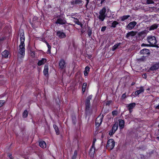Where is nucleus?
Instances as JSON below:
<instances>
[{
	"label": "nucleus",
	"instance_id": "cd10ccee",
	"mask_svg": "<svg viewBox=\"0 0 159 159\" xmlns=\"http://www.w3.org/2000/svg\"><path fill=\"white\" fill-rule=\"evenodd\" d=\"M120 43H118V44H116L112 48V50L114 51L118 47V46H120Z\"/></svg>",
	"mask_w": 159,
	"mask_h": 159
},
{
	"label": "nucleus",
	"instance_id": "423d86ee",
	"mask_svg": "<svg viewBox=\"0 0 159 159\" xmlns=\"http://www.w3.org/2000/svg\"><path fill=\"white\" fill-rule=\"evenodd\" d=\"M57 35L59 38L61 39L64 38L66 36V33L61 31H57Z\"/></svg>",
	"mask_w": 159,
	"mask_h": 159
},
{
	"label": "nucleus",
	"instance_id": "bf43d9fd",
	"mask_svg": "<svg viewBox=\"0 0 159 159\" xmlns=\"http://www.w3.org/2000/svg\"><path fill=\"white\" fill-rule=\"evenodd\" d=\"M154 7H151V8H154Z\"/></svg>",
	"mask_w": 159,
	"mask_h": 159
},
{
	"label": "nucleus",
	"instance_id": "603ef678",
	"mask_svg": "<svg viewBox=\"0 0 159 159\" xmlns=\"http://www.w3.org/2000/svg\"><path fill=\"white\" fill-rule=\"evenodd\" d=\"M96 139H93V143H94H94H95V141H96Z\"/></svg>",
	"mask_w": 159,
	"mask_h": 159
},
{
	"label": "nucleus",
	"instance_id": "c9c22d12",
	"mask_svg": "<svg viewBox=\"0 0 159 159\" xmlns=\"http://www.w3.org/2000/svg\"><path fill=\"white\" fill-rule=\"evenodd\" d=\"M82 1L81 0H75L74 2V3L75 4H79L81 3Z\"/></svg>",
	"mask_w": 159,
	"mask_h": 159
},
{
	"label": "nucleus",
	"instance_id": "dca6fc26",
	"mask_svg": "<svg viewBox=\"0 0 159 159\" xmlns=\"http://www.w3.org/2000/svg\"><path fill=\"white\" fill-rule=\"evenodd\" d=\"M47 61V60L45 58H43L41 60L39 61L38 63V65L39 66H41L44 64Z\"/></svg>",
	"mask_w": 159,
	"mask_h": 159
},
{
	"label": "nucleus",
	"instance_id": "3c124183",
	"mask_svg": "<svg viewBox=\"0 0 159 159\" xmlns=\"http://www.w3.org/2000/svg\"><path fill=\"white\" fill-rule=\"evenodd\" d=\"M105 0H101V3L102 4L103 2H104Z\"/></svg>",
	"mask_w": 159,
	"mask_h": 159
},
{
	"label": "nucleus",
	"instance_id": "412c9836",
	"mask_svg": "<svg viewBox=\"0 0 159 159\" xmlns=\"http://www.w3.org/2000/svg\"><path fill=\"white\" fill-rule=\"evenodd\" d=\"M106 15H104L99 13V15L98 16V18L102 21H103L105 19Z\"/></svg>",
	"mask_w": 159,
	"mask_h": 159
},
{
	"label": "nucleus",
	"instance_id": "2eb2a0df",
	"mask_svg": "<svg viewBox=\"0 0 159 159\" xmlns=\"http://www.w3.org/2000/svg\"><path fill=\"white\" fill-rule=\"evenodd\" d=\"M159 68V63L155 64L152 65L150 68L151 70H154Z\"/></svg>",
	"mask_w": 159,
	"mask_h": 159
},
{
	"label": "nucleus",
	"instance_id": "393cba45",
	"mask_svg": "<svg viewBox=\"0 0 159 159\" xmlns=\"http://www.w3.org/2000/svg\"><path fill=\"white\" fill-rule=\"evenodd\" d=\"M87 86V83H84L83 84L82 88V91L83 93H84L85 91L86 87Z\"/></svg>",
	"mask_w": 159,
	"mask_h": 159
},
{
	"label": "nucleus",
	"instance_id": "8fccbe9b",
	"mask_svg": "<svg viewBox=\"0 0 159 159\" xmlns=\"http://www.w3.org/2000/svg\"><path fill=\"white\" fill-rule=\"evenodd\" d=\"M86 1H87V2H86V5H88V3H89V0H86Z\"/></svg>",
	"mask_w": 159,
	"mask_h": 159
},
{
	"label": "nucleus",
	"instance_id": "09e8293b",
	"mask_svg": "<svg viewBox=\"0 0 159 159\" xmlns=\"http://www.w3.org/2000/svg\"><path fill=\"white\" fill-rule=\"evenodd\" d=\"M91 34H92V33L91 32H89L88 35H89V36H90L91 35Z\"/></svg>",
	"mask_w": 159,
	"mask_h": 159
},
{
	"label": "nucleus",
	"instance_id": "de8ad7c7",
	"mask_svg": "<svg viewBox=\"0 0 159 159\" xmlns=\"http://www.w3.org/2000/svg\"><path fill=\"white\" fill-rule=\"evenodd\" d=\"M78 25H80L81 28H82V26H83L82 24V23H81L80 22V23Z\"/></svg>",
	"mask_w": 159,
	"mask_h": 159
},
{
	"label": "nucleus",
	"instance_id": "37998d69",
	"mask_svg": "<svg viewBox=\"0 0 159 159\" xmlns=\"http://www.w3.org/2000/svg\"><path fill=\"white\" fill-rule=\"evenodd\" d=\"M76 155H77V152L76 151H75L74 152V154L73 155V157H75V159L76 158Z\"/></svg>",
	"mask_w": 159,
	"mask_h": 159
},
{
	"label": "nucleus",
	"instance_id": "f8f14e48",
	"mask_svg": "<svg viewBox=\"0 0 159 159\" xmlns=\"http://www.w3.org/2000/svg\"><path fill=\"white\" fill-rule=\"evenodd\" d=\"M66 21L64 19L62 18H58L57 19L56 23L61 25L65 24L66 23Z\"/></svg>",
	"mask_w": 159,
	"mask_h": 159
},
{
	"label": "nucleus",
	"instance_id": "aec40b11",
	"mask_svg": "<svg viewBox=\"0 0 159 159\" xmlns=\"http://www.w3.org/2000/svg\"><path fill=\"white\" fill-rule=\"evenodd\" d=\"M39 145L41 147L43 148H45L46 146V143L43 141L39 142Z\"/></svg>",
	"mask_w": 159,
	"mask_h": 159
},
{
	"label": "nucleus",
	"instance_id": "6ab92c4d",
	"mask_svg": "<svg viewBox=\"0 0 159 159\" xmlns=\"http://www.w3.org/2000/svg\"><path fill=\"white\" fill-rule=\"evenodd\" d=\"M9 54V52L8 51L5 50L2 52V55L3 57L7 58L8 57Z\"/></svg>",
	"mask_w": 159,
	"mask_h": 159
},
{
	"label": "nucleus",
	"instance_id": "c756f323",
	"mask_svg": "<svg viewBox=\"0 0 159 159\" xmlns=\"http://www.w3.org/2000/svg\"><path fill=\"white\" fill-rule=\"evenodd\" d=\"M118 24V23L116 21H114L112 23V25L111 26V27L115 28L116 27V25Z\"/></svg>",
	"mask_w": 159,
	"mask_h": 159
},
{
	"label": "nucleus",
	"instance_id": "5701e85b",
	"mask_svg": "<svg viewBox=\"0 0 159 159\" xmlns=\"http://www.w3.org/2000/svg\"><path fill=\"white\" fill-rule=\"evenodd\" d=\"M130 16L129 15L123 16L120 17L121 20L124 21L125 20L127 19L129 17H130Z\"/></svg>",
	"mask_w": 159,
	"mask_h": 159
},
{
	"label": "nucleus",
	"instance_id": "a18cd8bd",
	"mask_svg": "<svg viewBox=\"0 0 159 159\" xmlns=\"http://www.w3.org/2000/svg\"><path fill=\"white\" fill-rule=\"evenodd\" d=\"M155 108L157 109H159V104L157 106H155Z\"/></svg>",
	"mask_w": 159,
	"mask_h": 159
},
{
	"label": "nucleus",
	"instance_id": "473e14b6",
	"mask_svg": "<svg viewBox=\"0 0 159 159\" xmlns=\"http://www.w3.org/2000/svg\"><path fill=\"white\" fill-rule=\"evenodd\" d=\"M28 115V112L27 110H25L23 113V116L24 118L26 117Z\"/></svg>",
	"mask_w": 159,
	"mask_h": 159
},
{
	"label": "nucleus",
	"instance_id": "a878e982",
	"mask_svg": "<svg viewBox=\"0 0 159 159\" xmlns=\"http://www.w3.org/2000/svg\"><path fill=\"white\" fill-rule=\"evenodd\" d=\"M53 127L55 130L57 134V135L59 134V132L57 126L56 125H53Z\"/></svg>",
	"mask_w": 159,
	"mask_h": 159
},
{
	"label": "nucleus",
	"instance_id": "0eeeda50",
	"mask_svg": "<svg viewBox=\"0 0 159 159\" xmlns=\"http://www.w3.org/2000/svg\"><path fill=\"white\" fill-rule=\"evenodd\" d=\"M136 24L137 23L135 21H134L131 22L128 24L127 26V28L128 30H131L134 27Z\"/></svg>",
	"mask_w": 159,
	"mask_h": 159
},
{
	"label": "nucleus",
	"instance_id": "6e6552de",
	"mask_svg": "<svg viewBox=\"0 0 159 159\" xmlns=\"http://www.w3.org/2000/svg\"><path fill=\"white\" fill-rule=\"evenodd\" d=\"M95 151V148L94 146V142L93 143L90 149L89 155L91 157L93 156Z\"/></svg>",
	"mask_w": 159,
	"mask_h": 159
},
{
	"label": "nucleus",
	"instance_id": "79ce46f5",
	"mask_svg": "<svg viewBox=\"0 0 159 159\" xmlns=\"http://www.w3.org/2000/svg\"><path fill=\"white\" fill-rule=\"evenodd\" d=\"M142 77L144 78H146L147 77V74H143L142 75Z\"/></svg>",
	"mask_w": 159,
	"mask_h": 159
},
{
	"label": "nucleus",
	"instance_id": "f257e3e1",
	"mask_svg": "<svg viewBox=\"0 0 159 159\" xmlns=\"http://www.w3.org/2000/svg\"><path fill=\"white\" fill-rule=\"evenodd\" d=\"M20 43L19 46V49L18 54V59L23 58L25 55V37L23 30H21L20 31Z\"/></svg>",
	"mask_w": 159,
	"mask_h": 159
},
{
	"label": "nucleus",
	"instance_id": "b1692460",
	"mask_svg": "<svg viewBox=\"0 0 159 159\" xmlns=\"http://www.w3.org/2000/svg\"><path fill=\"white\" fill-rule=\"evenodd\" d=\"M45 43L47 45V46L48 48V52L49 54L51 53V46L46 41H45Z\"/></svg>",
	"mask_w": 159,
	"mask_h": 159
},
{
	"label": "nucleus",
	"instance_id": "49530a36",
	"mask_svg": "<svg viewBox=\"0 0 159 159\" xmlns=\"http://www.w3.org/2000/svg\"><path fill=\"white\" fill-rule=\"evenodd\" d=\"M8 157L11 159H12L13 158L12 157V155L11 154H9L8 155Z\"/></svg>",
	"mask_w": 159,
	"mask_h": 159
},
{
	"label": "nucleus",
	"instance_id": "c03bdc74",
	"mask_svg": "<svg viewBox=\"0 0 159 159\" xmlns=\"http://www.w3.org/2000/svg\"><path fill=\"white\" fill-rule=\"evenodd\" d=\"M72 120L73 123L75 124V121L76 120L75 117L74 118L73 117Z\"/></svg>",
	"mask_w": 159,
	"mask_h": 159
},
{
	"label": "nucleus",
	"instance_id": "39448f33",
	"mask_svg": "<svg viewBox=\"0 0 159 159\" xmlns=\"http://www.w3.org/2000/svg\"><path fill=\"white\" fill-rule=\"evenodd\" d=\"M103 117V116H98L95 121V125L96 126L98 127L102 123Z\"/></svg>",
	"mask_w": 159,
	"mask_h": 159
},
{
	"label": "nucleus",
	"instance_id": "f03ea898",
	"mask_svg": "<svg viewBox=\"0 0 159 159\" xmlns=\"http://www.w3.org/2000/svg\"><path fill=\"white\" fill-rule=\"evenodd\" d=\"M147 40L148 42L150 44L151 47H156L157 43V40L155 36H149L147 37Z\"/></svg>",
	"mask_w": 159,
	"mask_h": 159
},
{
	"label": "nucleus",
	"instance_id": "2f4dec72",
	"mask_svg": "<svg viewBox=\"0 0 159 159\" xmlns=\"http://www.w3.org/2000/svg\"><path fill=\"white\" fill-rule=\"evenodd\" d=\"M72 18H74V20L73 21L76 24H77L78 25L80 23V22L79 21V20L77 19L76 18H75L74 17H71Z\"/></svg>",
	"mask_w": 159,
	"mask_h": 159
},
{
	"label": "nucleus",
	"instance_id": "7c9ffc66",
	"mask_svg": "<svg viewBox=\"0 0 159 159\" xmlns=\"http://www.w3.org/2000/svg\"><path fill=\"white\" fill-rule=\"evenodd\" d=\"M117 129V124H115L113 125L112 129H111L115 132L116 131Z\"/></svg>",
	"mask_w": 159,
	"mask_h": 159
},
{
	"label": "nucleus",
	"instance_id": "e433bc0d",
	"mask_svg": "<svg viewBox=\"0 0 159 159\" xmlns=\"http://www.w3.org/2000/svg\"><path fill=\"white\" fill-rule=\"evenodd\" d=\"M115 133V132L114 131L111 129L109 131V134L110 135H113Z\"/></svg>",
	"mask_w": 159,
	"mask_h": 159
},
{
	"label": "nucleus",
	"instance_id": "f704fd0d",
	"mask_svg": "<svg viewBox=\"0 0 159 159\" xmlns=\"http://www.w3.org/2000/svg\"><path fill=\"white\" fill-rule=\"evenodd\" d=\"M146 3L148 4L154 3V2L153 0H147Z\"/></svg>",
	"mask_w": 159,
	"mask_h": 159
},
{
	"label": "nucleus",
	"instance_id": "864d4df0",
	"mask_svg": "<svg viewBox=\"0 0 159 159\" xmlns=\"http://www.w3.org/2000/svg\"><path fill=\"white\" fill-rule=\"evenodd\" d=\"M134 82H133L132 84H131V85H134Z\"/></svg>",
	"mask_w": 159,
	"mask_h": 159
},
{
	"label": "nucleus",
	"instance_id": "ea45409f",
	"mask_svg": "<svg viewBox=\"0 0 159 159\" xmlns=\"http://www.w3.org/2000/svg\"><path fill=\"white\" fill-rule=\"evenodd\" d=\"M106 27L105 26L102 27L101 29V31L102 32L105 31L106 30Z\"/></svg>",
	"mask_w": 159,
	"mask_h": 159
},
{
	"label": "nucleus",
	"instance_id": "4c0bfd02",
	"mask_svg": "<svg viewBox=\"0 0 159 159\" xmlns=\"http://www.w3.org/2000/svg\"><path fill=\"white\" fill-rule=\"evenodd\" d=\"M5 102V101L4 100H0V107L2 106L3 104Z\"/></svg>",
	"mask_w": 159,
	"mask_h": 159
},
{
	"label": "nucleus",
	"instance_id": "4468645a",
	"mask_svg": "<svg viewBox=\"0 0 159 159\" xmlns=\"http://www.w3.org/2000/svg\"><path fill=\"white\" fill-rule=\"evenodd\" d=\"M119 126L120 128L122 129L124 128L125 121L123 120L120 119L119 120Z\"/></svg>",
	"mask_w": 159,
	"mask_h": 159
},
{
	"label": "nucleus",
	"instance_id": "f3484780",
	"mask_svg": "<svg viewBox=\"0 0 159 159\" xmlns=\"http://www.w3.org/2000/svg\"><path fill=\"white\" fill-rule=\"evenodd\" d=\"M144 91V89L142 87H141L140 88V89L139 90H138L135 92L134 94L136 95H138L141 93H143Z\"/></svg>",
	"mask_w": 159,
	"mask_h": 159
},
{
	"label": "nucleus",
	"instance_id": "13d9d810",
	"mask_svg": "<svg viewBox=\"0 0 159 159\" xmlns=\"http://www.w3.org/2000/svg\"><path fill=\"white\" fill-rule=\"evenodd\" d=\"M45 41H46L45 40H44V41H43V42L45 43Z\"/></svg>",
	"mask_w": 159,
	"mask_h": 159
},
{
	"label": "nucleus",
	"instance_id": "9b49d317",
	"mask_svg": "<svg viewBox=\"0 0 159 159\" xmlns=\"http://www.w3.org/2000/svg\"><path fill=\"white\" fill-rule=\"evenodd\" d=\"M135 105L136 104L135 103H130L127 105V106L126 107L128 108V109L129 110L130 113H131L132 112V109L134 108L135 106Z\"/></svg>",
	"mask_w": 159,
	"mask_h": 159
},
{
	"label": "nucleus",
	"instance_id": "4d7b16f0",
	"mask_svg": "<svg viewBox=\"0 0 159 159\" xmlns=\"http://www.w3.org/2000/svg\"><path fill=\"white\" fill-rule=\"evenodd\" d=\"M34 18L35 19H37V17H34Z\"/></svg>",
	"mask_w": 159,
	"mask_h": 159
},
{
	"label": "nucleus",
	"instance_id": "72a5a7b5",
	"mask_svg": "<svg viewBox=\"0 0 159 159\" xmlns=\"http://www.w3.org/2000/svg\"><path fill=\"white\" fill-rule=\"evenodd\" d=\"M112 114L114 116H116L118 115V111L117 110H115L112 111Z\"/></svg>",
	"mask_w": 159,
	"mask_h": 159
},
{
	"label": "nucleus",
	"instance_id": "20e7f679",
	"mask_svg": "<svg viewBox=\"0 0 159 159\" xmlns=\"http://www.w3.org/2000/svg\"><path fill=\"white\" fill-rule=\"evenodd\" d=\"M92 95L89 96L87 98L85 103L86 110H89L90 107V100L92 99Z\"/></svg>",
	"mask_w": 159,
	"mask_h": 159
},
{
	"label": "nucleus",
	"instance_id": "a211bd4d",
	"mask_svg": "<svg viewBox=\"0 0 159 159\" xmlns=\"http://www.w3.org/2000/svg\"><path fill=\"white\" fill-rule=\"evenodd\" d=\"M48 66L47 65H45L44 66L43 73L44 75L45 76H47L48 75Z\"/></svg>",
	"mask_w": 159,
	"mask_h": 159
},
{
	"label": "nucleus",
	"instance_id": "5fc2aeb1",
	"mask_svg": "<svg viewBox=\"0 0 159 159\" xmlns=\"http://www.w3.org/2000/svg\"><path fill=\"white\" fill-rule=\"evenodd\" d=\"M157 139L159 140V136L157 137Z\"/></svg>",
	"mask_w": 159,
	"mask_h": 159
},
{
	"label": "nucleus",
	"instance_id": "1a4fd4ad",
	"mask_svg": "<svg viewBox=\"0 0 159 159\" xmlns=\"http://www.w3.org/2000/svg\"><path fill=\"white\" fill-rule=\"evenodd\" d=\"M59 66L61 69H63L66 66V64L65 61L64 60H61L59 62Z\"/></svg>",
	"mask_w": 159,
	"mask_h": 159
},
{
	"label": "nucleus",
	"instance_id": "58836bf2",
	"mask_svg": "<svg viewBox=\"0 0 159 159\" xmlns=\"http://www.w3.org/2000/svg\"><path fill=\"white\" fill-rule=\"evenodd\" d=\"M142 47H148L150 46L149 44H146L144 43H142L141 45Z\"/></svg>",
	"mask_w": 159,
	"mask_h": 159
},
{
	"label": "nucleus",
	"instance_id": "9d476101",
	"mask_svg": "<svg viewBox=\"0 0 159 159\" xmlns=\"http://www.w3.org/2000/svg\"><path fill=\"white\" fill-rule=\"evenodd\" d=\"M140 52L141 54L143 55L144 56H146L148 54H150V51L148 49L144 48L141 50Z\"/></svg>",
	"mask_w": 159,
	"mask_h": 159
},
{
	"label": "nucleus",
	"instance_id": "6e6d98bb",
	"mask_svg": "<svg viewBox=\"0 0 159 159\" xmlns=\"http://www.w3.org/2000/svg\"><path fill=\"white\" fill-rule=\"evenodd\" d=\"M72 159H75V157H73V156Z\"/></svg>",
	"mask_w": 159,
	"mask_h": 159
},
{
	"label": "nucleus",
	"instance_id": "c85d7f7f",
	"mask_svg": "<svg viewBox=\"0 0 159 159\" xmlns=\"http://www.w3.org/2000/svg\"><path fill=\"white\" fill-rule=\"evenodd\" d=\"M106 12V8L105 7H104L102 8V10H101L99 13H101L102 14H103L104 15H106L105 14V12Z\"/></svg>",
	"mask_w": 159,
	"mask_h": 159
},
{
	"label": "nucleus",
	"instance_id": "a19ab883",
	"mask_svg": "<svg viewBox=\"0 0 159 159\" xmlns=\"http://www.w3.org/2000/svg\"><path fill=\"white\" fill-rule=\"evenodd\" d=\"M126 98V96L125 93L123 94L121 97V98L122 99H124L125 98Z\"/></svg>",
	"mask_w": 159,
	"mask_h": 159
},
{
	"label": "nucleus",
	"instance_id": "7ed1b4c3",
	"mask_svg": "<svg viewBox=\"0 0 159 159\" xmlns=\"http://www.w3.org/2000/svg\"><path fill=\"white\" fill-rule=\"evenodd\" d=\"M115 141L113 139H110L107 141V148L109 150L112 149L115 146Z\"/></svg>",
	"mask_w": 159,
	"mask_h": 159
},
{
	"label": "nucleus",
	"instance_id": "ddd939ff",
	"mask_svg": "<svg viewBox=\"0 0 159 159\" xmlns=\"http://www.w3.org/2000/svg\"><path fill=\"white\" fill-rule=\"evenodd\" d=\"M136 34V32L134 31H130L127 33L126 37L127 38H129L130 36H134Z\"/></svg>",
	"mask_w": 159,
	"mask_h": 159
},
{
	"label": "nucleus",
	"instance_id": "bb28decb",
	"mask_svg": "<svg viewBox=\"0 0 159 159\" xmlns=\"http://www.w3.org/2000/svg\"><path fill=\"white\" fill-rule=\"evenodd\" d=\"M157 27H158L157 25V24H154V25H152L150 27V29H149V30H154L156 29L157 28Z\"/></svg>",
	"mask_w": 159,
	"mask_h": 159
},
{
	"label": "nucleus",
	"instance_id": "4be33fe9",
	"mask_svg": "<svg viewBox=\"0 0 159 159\" xmlns=\"http://www.w3.org/2000/svg\"><path fill=\"white\" fill-rule=\"evenodd\" d=\"M89 71V67L87 66L85 68V70L84 71V73L85 76H87L88 75V73Z\"/></svg>",
	"mask_w": 159,
	"mask_h": 159
}]
</instances>
